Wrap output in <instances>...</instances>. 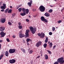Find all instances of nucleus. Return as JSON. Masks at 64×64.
<instances>
[{
	"mask_svg": "<svg viewBox=\"0 0 64 64\" xmlns=\"http://www.w3.org/2000/svg\"><path fill=\"white\" fill-rule=\"evenodd\" d=\"M30 29V31H31L32 33L33 34H35V33L36 32L37 29L36 28H34L32 26H30L29 27Z\"/></svg>",
	"mask_w": 64,
	"mask_h": 64,
	"instance_id": "obj_1",
	"label": "nucleus"
},
{
	"mask_svg": "<svg viewBox=\"0 0 64 64\" xmlns=\"http://www.w3.org/2000/svg\"><path fill=\"white\" fill-rule=\"evenodd\" d=\"M63 57H62L58 58L57 60L58 63H60V64H63L64 63V60Z\"/></svg>",
	"mask_w": 64,
	"mask_h": 64,
	"instance_id": "obj_2",
	"label": "nucleus"
},
{
	"mask_svg": "<svg viewBox=\"0 0 64 64\" xmlns=\"http://www.w3.org/2000/svg\"><path fill=\"white\" fill-rule=\"evenodd\" d=\"M39 9L41 12H44L45 10V8L43 6H41L39 8Z\"/></svg>",
	"mask_w": 64,
	"mask_h": 64,
	"instance_id": "obj_3",
	"label": "nucleus"
},
{
	"mask_svg": "<svg viewBox=\"0 0 64 64\" xmlns=\"http://www.w3.org/2000/svg\"><path fill=\"white\" fill-rule=\"evenodd\" d=\"M38 35L41 38H43L45 37V34L43 32H41L40 34L39 33Z\"/></svg>",
	"mask_w": 64,
	"mask_h": 64,
	"instance_id": "obj_4",
	"label": "nucleus"
},
{
	"mask_svg": "<svg viewBox=\"0 0 64 64\" xmlns=\"http://www.w3.org/2000/svg\"><path fill=\"white\" fill-rule=\"evenodd\" d=\"M29 32H30V30H26L25 33L26 35V36H25V38L29 37V34L28 33Z\"/></svg>",
	"mask_w": 64,
	"mask_h": 64,
	"instance_id": "obj_5",
	"label": "nucleus"
},
{
	"mask_svg": "<svg viewBox=\"0 0 64 64\" xmlns=\"http://www.w3.org/2000/svg\"><path fill=\"white\" fill-rule=\"evenodd\" d=\"M16 50L14 49H10L9 50V53H14L15 52Z\"/></svg>",
	"mask_w": 64,
	"mask_h": 64,
	"instance_id": "obj_6",
	"label": "nucleus"
},
{
	"mask_svg": "<svg viewBox=\"0 0 64 64\" xmlns=\"http://www.w3.org/2000/svg\"><path fill=\"white\" fill-rule=\"evenodd\" d=\"M0 22L2 23H4L6 22V18H1L0 20Z\"/></svg>",
	"mask_w": 64,
	"mask_h": 64,
	"instance_id": "obj_7",
	"label": "nucleus"
},
{
	"mask_svg": "<svg viewBox=\"0 0 64 64\" xmlns=\"http://www.w3.org/2000/svg\"><path fill=\"white\" fill-rule=\"evenodd\" d=\"M42 44V42L40 41H39L36 44V46L37 47H39Z\"/></svg>",
	"mask_w": 64,
	"mask_h": 64,
	"instance_id": "obj_8",
	"label": "nucleus"
},
{
	"mask_svg": "<svg viewBox=\"0 0 64 64\" xmlns=\"http://www.w3.org/2000/svg\"><path fill=\"white\" fill-rule=\"evenodd\" d=\"M16 60L14 59L10 60H9V62L11 64H13L14 63H15Z\"/></svg>",
	"mask_w": 64,
	"mask_h": 64,
	"instance_id": "obj_9",
	"label": "nucleus"
},
{
	"mask_svg": "<svg viewBox=\"0 0 64 64\" xmlns=\"http://www.w3.org/2000/svg\"><path fill=\"white\" fill-rule=\"evenodd\" d=\"M1 36V37H3L6 35V33L4 32H2L0 34Z\"/></svg>",
	"mask_w": 64,
	"mask_h": 64,
	"instance_id": "obj_10",
	"label": "nucleus"
},
{
	"mask_svg": "<svg viewBox=\"0 0 64 64\" xmlns=\"http://www.w3.org/2000/svg\"><path fill=\"white\" fill-rule=\"evenodd\" d=\"M2 54L0 56V60H1L2 59V57L4 56V54H5V52H2Z\"/></svg>",
	"mask_w": 64,
	"mask_h": 64,
	"instance_id": "obj_11",
	"label": "nucleus"
},
{
	"mask_svg": "<svg viewBox=\"0 0 64 64\" xmlns=\"http://www.w3.org/2000/svg\"><path fill=\"white\" fill-rule=\"evenodd\" d=\"M20 38H23L25 36V35L23 34H20L19 35Z\"/></svg>",
	"mask_w": 64,
	"mask_h": 64,
	"instance_id": "obj_12",
	"label": "nucleus"
},
{
	"mask_svg": "<svg viewBox=\"0 0 64 64\" xmlns=\"http://www.w3.org/2000/svg\"><path fill=\"white\" fill-rule=\"evenodd\" d=\"M30 2H28V4L29 6L30 7L31 6L32 4V0H30Z\"/></svg>",
	"mask_w": 64,
	"mask_h": 64,
	"instance_id": "obj_13",
	"label": "nucleus"
},
{
	"mask_svg": "<svg viewBox=\"0 0 64 64\" xmlns=\"http://www.w3.org/2000/svg\"><path fill=\"white\" fill-rule=\"evenodd\" d=\"M5 30V28L4 27H0V31H4Z\"/></svg>",
	"mask_w": 64,
	"mask_h": 64,
	"instance_id": "obj_14",
	"label": "nucleus"
},
{
	"mask_svg": "<svg viewBox=\"0 0 64 64\" xmlns=\"http://www.w3.org/2000/svg\"><path fill=\"white\" fill-rule=\"evenodd\" d=\"M44 15L46 17H49L50 16V14L47 12H46L44 14Z\"/></svg>",
	"mask_w": 64,
	"mask_h": 64,
	"instance_id": "obj_15",
	"label": "nucleus"
},
{
	"mask_svg": "<svg viewBox=\"0 0 64 64\" xmlns=\"http://www.w3.org/2000/svg\"><path fill=\"white\" fill-rule=\"evenodd\" d=\"M44 58L46 60H47L48 59V56L47 54L45 55L44 56Z\"/></svg>",
	"mask_w": 64,
	"mask_h": 64,
	"instance_id": "obj_16",
	"label": "nucleus"
},
{
	"mask_svg": "<svg viewBox=\"0 0 64 64\" xmlns=\"http://www.w3.org/2000/svg\"><path fill=\"white\" fill-rule=\"evenodd\" d=\"M20 49L21 50H22V51L24 53H26V51L25 50V49L22 48H21Z\"/></svg>",
	"mask_w": 64,
	"mask_h": 64,
	"instance_id": "obj_17",
	"label": "nucleus"
},
{
	"mask_svg": "<svg viewBox=\"0 0 64 64\" xmlns=\"http://www.w3.org/2000/svg\"><path fill=\"white\" fill-rule=\"evenodd\" d=\"M20 15L21 16H25V15H26V13L25 12H24L23 13H21L20 14Z\"/></svg>",
	"mask_w": 64,
	"mask_h": 64,
	"instance_id": "obj_18",
	"label": "nucleus"
},
{
	"mask_svg": "<svg viewBox=\"0 0 64 64\" xmlns=\"http://www.w3.org/2000/svg\"><path fill=\"white\" fill-rule=\"evenodd\" d=\"M9 54V52H8L6 51V52L5 55L6 56H7V57H8Z\"/></svg>",
	"mask_w": 64,
	"mask_h": 64,
	"instance_id": "obj_19",
	"label": "nucleus"
},
{
	"mask_svg": "<svg viewBox=\"0 0 64 64\" xmlns=\"http://www.w3.org/2000/svg\"><path fill=\"white\" fill-rule=\"evenodd\" d=\"M0 8H1V9H5L6 8V6H2L0 7Z\"/></svg>",
	"mask_w": 64,
	"mask_h": 64,
	"instance_id": "obj_20",
	"label": "nucleus"
},
{
	"mask_svg": "<svg viewBox=\"0 0 64 64\" xmlns=\"http://www.w3.org/2000/svg\"><path fill=\"white\" fill-rule=\"evenodd\" d=\"M48 37H46V40L45 41V43H47V42H48Z\"/></svg>",
	"mask_w": 64,
	"mask_h": 64,
	"instance_id": "obj_21",
	"label": "nucleus"
},
{
	"mask_svg": "<svg viewBox=\"0 0 64 64\" xmlns=\"http://www.w3.org/2000/svg\"><path fill=\"white\" fill-rule=\"evenodd\" d=\"M45 20V18L44 17L42 16L41 17V20L42 21H44V20Z\"/></svg>",
	"mask_w": 64,
	"mask_h": 64,
	"instance_id": "obj_22",
	"label": "nucleus"
},
{
	"mask_svg": "<svg viewBox=\"0 0 64 64\" xmlns=\"http://www.w3.org/2000/svg\"><path fill=\"white\" fill-rule=\"evenodd\" d=\"M26 14H28L29 13V10L26 9Z\"/></svg>",
	"mask_w": 64,
	"mask_h": 64,
	"instance_id": "obj_23",
	"label": "nucleus"
},
{
	"mask_svg": "<svg viewBox=\"0 0 64 64\" xmlns=\"http://www.w3.org/2000/svg\"><path fill=\"white\" fill-rule=\"evenodd\" d=\"M52 42H50V46H49V47H50V48H51L52 47Z\"/></svg>",
	"mask_w": 64,
	"mask_h": 64,
	"instance_id": "obj_24",
	"label": "nucleus"
},
{
	"mask_svg": "<svg viewBox=\"0 0 64 64\" xmlns=\"http://www.w3.org/2000/svg\"><path fill=\"white\" fill-rule=\"evenodd\" d=\"M12 10L10 9L9 10H8V13H10L12 12Z\"/></svg>",
	"mask_w": 64,
	"mask_h": 64,
	"instance_id": "obj_25",
	"label": "nucleus"
},
{
	"mask_svg": "<svg viewBox=\"0 0 64 64\" xmlns=\"http://www.w3.org/2000/svg\"><path fill=\"white\" fill-rule=\"evenodd\" d=\"M26 41L27 42H29V41L30 40V39L29 38H27L26 40Z\"/></svg>",
	"mask_w": 64,
	"mask_h": 64,
	"instance_id": "obj_26",
	"label": "nucleus"
},
{
	"mask_svg": "<svg viewBox=\"0 0 64 64\" xmlns=\"http://www.w3.org/2000/svg\"><path fill=\"white\" fill-rule=\"evenodd\" d=\"M47 44H44V48H46V47H47Z\"/></svg>",
	"mask_w": 64,
	"mask_h": 64,
	"instance_id": "obj_27",
	"label": "nucleus"
},
{
	"mask_svg": "<svg viewBox=\"0 0 64 64\" xmlns=\"http://www.w3.org/2000/svg\"><path fill=\"white\" fill-rule=\"evenodd\" d=\"M44 22H46V23H47V22H48V20L45 19H44Z\"/></svg>",
	"mask_w": 64,
	"mask_h": 64,
	"instance_id": "obj_28",
	"label": "nucleus"
},
{
	"mask_svg": "<svg viewBox=\"0 0 64 64\" xmlns=\"http://www.w3.org/2000/svg\"><path fill=\"white\" fill-rule=\"evenodd\" d=\"M18 28L19 29H21L22 28V26H18Z\"/></svg>",
	"mask_w": 64,
	"mask_h": 64,
	"instance_id": "obj_29",
	"label": "nucleus"
},
{
	"mask_svg": "<svg viewBox=\"0 0 64 64\" xmlns=\"http://www.w3.org/2000/svg\"><path fill=\"white\" fill-rule=\"evenodd\" d=\"M33 51L32 50H30V52H29L30 54H32V53H33Z\"/></svg>",
	"mask_w": 64,
	"mask_h": 64,
	"instance_id": "obj_30",
	"label": "nucleus"
},
{
	"mask_svg": "<svg viewBox=\"0 0 64 64\" xmlns=\"http://www.w3.org/2000/svg\"><path fill=\"white\" fill-rule=\"evenodd\" d=\"M52 11H53V10L52 9H50L49 10L48 12L49 13H51L52 12Z\"/></svg>",
	"mask_w": 64,
	"mask_h": 64,
	"instance_id": "obj_31",
	"label": "nucleus"
},
{
	"mask_svg": "<svg viewBox=\"0 0 64 64\" xmlns=\"http://www.w3.org/2000/svg\"><path fill=\"white\" fill-rule=\"evenodd\" d=\"M12 17H14L16 16V14L15 13L13 14H12Z\"/></svg>",
	"mask_w": 64,
	"mask_h": 64,
	"instance_id": "obj_32",
	"label": "nucleus"
},
{
	"mask_svg": "<svg viewBox=\"0 0 64 64\" xmlns=\"http://www.w3.org/2000/svg\"><path fill=\"white\" fill-rule=\"evenodd\" d=\"M52 30L53 31H54L55 30V28L54 27H52Z\"/></svg>",
	"mask_w": 64,
	"mask_h": 64,
	"instance_id": "obj_33",
	"label": "nucleus"
},
{
	"mask_svg": "<svg viewBox=\"0 0 64 64\" xmlns=\"http://www.w3.org/2000/svg\"><path fill=\"white\" fill-rule=\"evenodd\" d=\"M21 6H22V5H20L18 6H17L16 9H18V8H19V7H21Z\"/></svg>",
	"mask_w": 64,
	"mask_h": 64,
	"instance_id": "obj_34",
	"label": "nucleus"
},
{
	"mask_svg": "<svg viewBox=\"0 0 64 64\" xmlns=\"http://www.w3.org/2000/svg\"><path fill=\"white\" fill-rule=\"evenodd\" d=\"M59 64V62L58 61L55 62L54 64Z\"/></svg>",
	"mask_w": 64,
	"mask_h": 64,
	"instance_id": "obj_35",
	"label": "nucleus"
},
{
	"mask_svg": "<svg viewBox=\"0 0 64 64\" xmlns=\"http://www.w3.org/2000/svg\"><path fill=\"white\" fill-rule=\"evenodd\" d=\"M47 51H48V53H49V54H51V52L50 51V50H47Z\"/></svg>",
	"mask_w": 64,
	"mask_h": 64,
	"instance_id": "obj_36",
	"label": "nucleus"
},
{
	"mask_svg": "<svg viewBox=\"0 0 64 64\" xmlns=\"http://www.w3.org/2000/svg\"><path fill=\"white\" fill-rule=\"evenodd\" d=\"M26 10H25V9L24 8H22V11L23 12H24V11Z\"/></svg>",
	"mask_w": 64,
	"mask_h": 64,
	"instance_id": "obj_37",
	"label": "nucleus"
},
{
	"mask_svg": "<svg viewBox=\"0 0 64 64\" xmlns=\"http://www.w3.org/2000/svg\"><path fill=\"white\" fill-rule=\"evenodd\" d=\"M62 22V20H59L58 21V23H61Z\"/></svg>",
	"mask_w": 64,
	"mask_h": 64,
	"instance_id": "obj_38",
	"label": "nucleus"
},
{
	"mask_svg": "<svg viewBox=\"0 0 64 64\" xmlns=\"http://www.w3.org/2000/svg\"><path fill=\"white\" fill-rule=\"evenodd\" d=\"M8 24L10 25H12V23H11L10 22H8Z\"/></svg>",
	"mask_w": 64,
	"mask_h": 64,
	"instance_id": "obj_39",
	"label": "nucleus"
},
{
	"mask_svg": "<svg viewBox=\"0 0 64 64\" xmlns=\"http://www.w3.org/2000/svg\"><path fill=\"white\" fill-rule=\"evenodd\" d=\"M22 9V8H20L18 9V11H19V12H20V11H21V10H22V9Z\"/></svg>",
	"mask_w": 64,
	"mask_h": 64,
	"instance_id": "obj_40",
	"label": "nucleus"
},
{
	"mask_svg": "<svg viewBox=\"0 0 64 64\" xmlns=\"http://www.w3.org/2000/svg\"><path fill=\"white\" fill-rule=\"evenodd\" d=\"M49 34L50 35H52V32H49Z\"/></svg>",
	"mask_w": 64,
	"mask_h": 64,
	"instance_id": "obj_41",
	"label": "nucleus"
},
{
	"mask_svg": "<svg viewBox=\"0 0 64 64\" xmlns=\"http://www.w3.org/2000/svg\"><path fill=\"white\" fill-rule=\"evenodd\" d=\"M12 37L13 38H15L16 37V36H15V35H13L12 36Z\"/></svg>",
	"mask_w": 64,
	"mask_h": 64,
	"instance_id": "obj_42",
	"label": "nucleus"
},
{
	"mask_svg": "<svg viewBox=\"0 0 64 64\" xmlns=\"http://www.w3.org/2000/svg\"><path fill=\"white\" fill-rule=\"evenodd\" d=\"M6 39L7 42H10V40H9V39L7 38Z\"/></svg>",
	"mask_w": 64,
	"mask_h": 64,
	"instance_id": "obj_43",
	"label": "nucleus"
},
{
	"mask_svg": "<svg viewBox=\"0 0 64 64\" xmlns=\"http://www.w3.org/2000/svg\"><path fill=\"white\" fill-rule=\"evenodd\" d=\"M40 57V56H38L36 58V59H37V58H39Z\"/></svg>",
	"mask_w": 64,
	"mask_h": 64,
	"instance_id": "obj_44",
	"label": "nucleus"
},
{
	"mask_svg": "<svg viewBox=\"0 0 64 64\" xmlns=\"http://www.w3.org/2000/svg\"><path fill=\"white\" fill-rule=\"evenodd\" d=\"M18 24L19 25H21V22H19L18 23Z\"/></svg>",
	"mask_w": 64,
	"mask_h": 64,
	"instance_id": "obj_45",
	"label": "nucleus"
},
{
	"mask_svg": "<svg viewBox=\"0 0 64 64\" xmlns=\"http://www.w3.org/2000/svg\"><path fill=\"white\" fill-rule=\"evenodd\" d=\"M26 21H27V22H29V20L28 19H26Z\"/></svg>",
	"mask_w": 64,
	"mask_h": 64,
	"instance_id": "obj_46",
	"label": "nucleus"
},
{
	"mask_svg": "<svg viewBox=\"0 0 64 64\" xmlns=\"http://www.w3.org/2000/svg\"><path fill=\"white\" fill-rule=\"evenodd\" d=\"M55 47H56V46H54L53 47V49H54L55 48Z\"/></svg>",
	"mask_w": 64,
	"mask_h": 64,
	"instance_id": "obj_47",
	"label": "nucleus"
},
{
	"mask_svg": "<svg viewBox=\"0 0 64 64\" xmlns=\"http://www.w3.org/2000/svg\"><path fill=\"white\" fill-rule=\"evenodd\" d=\"M3 5L4 6V7H6V4H3Z\"/></svg>",
	"mask_w": 64,
	"mask_h": 64,
	"instance_id": "obj_48",
	"label": "nucleus"
},
{
	"mask_svg": "<svg viewBox=\"0 0 64 64\" xmlns=\"http://www.w3.org/2000/svg\"><path fill=\"white\" fill-rule=\"evenodd\" d=\"M8 10H9V9L8 8L7 9H6V11L7 12H8Z\"/></svg>",
	"mask_w": 64,
	"mask_h": 64,
	"instance_id": "obj_49",
	"label": "nucleus"
},
{
	"mask_svg": "<svg viewBox=\"0 0 64 64\" xmlns=\"http://www.w3.org/2000/svg\"><path fill=\"white\" fill-rule=\"evenodd\" d=\"M27 44L28 46L29 45V44L28 42L27 43Z\"/></svg>",
	"mask_w": 64,
	"mask_h": 64,
	"instance_id": "obj_50",
	"label": "nucleus"
},
{
	"mask_svg": "<svg viewBox=\"0 0 64 64\" xmlns=\"http://www.w3.org/2000/svg\"><path fill=\"white\" fill-rule=\"evenodd\" d=\"M1 44H0V50L1 49Z\"/></svg>",
	"mask_w": 64,
	"mask_h": 64,
	"instance_id": "obj_51",
	"label": "nucleus"
},
{
	"mask_svg": "<svg viewBox=\"0 0 64 64\" xmlns=\"http://www.w3.org/2000/svg\"><path fill=\"white\" fill-rule=\"evenodd\" d=\"M4 11V10H1V11L2 12H3V11Z\"/></svg>",
	"mask_w": 64,
	"mask_h": 64,
	"instance_id": "obj_52",
	"label": "nucleus"
},
{
	"mask_svg": "<svg viewBox=\"0 0 64 64\" xmlns=\"http://www.w3.org/2000/svg\"><path fill=\"white\" fill-rule=\"evenodd\" d=\"M23 42L24 43H25V41L24 40H23Z\"/></svg>",
	"mask_w": 64,
	"mask_h": 64,
	"instance_id": "obj_53",
	"label": "nucleus"
},
{
	"mask_svg": "<svg viewBox=\"0 0 64 64\" xmlns=\"http://www.w3.org/2000/svg\"><path fill=\"white\" fill-rule=\"evenodd\" d=\"M36 10L35 9H33V11H35Z\"/></svg>",
	"mask_w": 64,
	"mask_h": 64,
	"instance_id": "obj_54",
	"label": "nucleus"
},
{
	"mask_svg": "<svg viewBox=\"0 0 64 64\" xmlns=\"http://www.w3.org/2000/svg\"><path fill=\"white\" fill-rule=\"evenodd\" d=\"M2 40H0V42H2Z\"/></svg>",
	"mask_w": 64,
	"mask_h": 64,
	"instance_id": "obj_55",
	"label": "nucleus"
},
{
	"mask_svg": "<svg viewBox=\"0 0 64 64\" xmlns=\"http://www.w3.org/2000/svg\"><path fill=\"white\" fill-rule=\"evenodd\" d=\"M10 8H12V6H10Z\"/></svg>",
	"mask_w": 64,
	"mask_h": 64,
	"instance_id": "obj_56",
	"label": "nucleus"
},
{
	"mask_svg": "<svg viewBox=\"0 0 64 64\" xmlns=\"http://www.w3.org/2000/svg\"><path fill=\"white\" fill-rule=\"evenodd\" d=\"M11 22H12V23H13V21H12V20H11Z\"/></svg>",
	"mask_w": 64,
	"mask_h": 64,
	"instance_id": "obj_57",
	"label": "nucleus"
},
{
	"mask_svg": "<svg viewBox=\"0 0 64 64\" xmlns=\"http://www.w3.org/2000/svg\"><path fill=\"white\" fill-rule=\"evenodd\" d=\"M7 11H6V10L5 11V13H7Z\"/></svg>",
	"mask_w": 64,
	"mask_h": 64,
	"instance_id": "obj_58",
	"label": "nucleus"
},
{
	"mask_svg": "<svg viewBox=\"0 0 64 64\" xmlns=\"http://www.w3.org/2000/svg\"><path fill=\"white\" fill-rule=\"evenodd\" d=\"M50 42H48V44H49V43H50Z\"/></svg>",
	"mask_w": 64,
	"mask_h": 64,
	"instance_id": "obj_59",
	"label": "nucleus"
},
{
	"mask_svg": "<svg viewBox=\"0 0 64 64\" xmlns=\"http://www.w3.org/2000/svg\"><path fill=\"white\" fill-rule=\"evenodd\" d=\"M50 6V7H53V6Z\"/></svg>",
	"mask_w": 64,
	"mask_h": 64,
	"instance_id": "obj_60",
	"label": "nucleus"
},
{
	"mask_svg": "<svg viewBox=\"0 0 64 64\" xmlns=\"http://www.w3.org/2000/svg\"><path fill=\"white\" fill-rule=\"evenodd\" d=\"M0 5H1V4L0 3Z\"/></svg>",
	"mask_w": 64,
	"mask_h": 64,
	"instance_id": "obj_61",
	"label": "nucleus"
},
{
	"mask_svg": "<svg viewBox=\"0 0 64 64\" xmlns=\"http://www.w3.org/2000/svg\"><path fill=\"white\" fill-rule=\"evenodd\" d=\"M8 36H9V37H10V35H8Z\"/></svg>",
	"mask_w": 64,
	"mask_h": 64,
	"instance_id": "obj_62",
	"label": "nucleus"
},
{
	"mask_svg": "<svg viewBox=\"0 0 64 64\" xmlns=\"http://www.w3.org/2000/svg\"><path fill=\"white\" fill-rule=\"evenodd\" d=\"M57 0H54L55 1H57Z\"/></svg>",
	"mask_w": 64,
	"mask_h": 64,
	"instance_id": "obj_63",
	"label": "nucleus"
},
{
	"mask_svg": "<svg viewBox=\"0 0 64 64\" xmlns=\"http://www.w3.org/2000/svg\"><path fill=\"white\" fill-rule=\"evenodd\" d=\"M29 16L30 18V16Z\"/></svg>",
	"mask_w": 64,
	"mask_h": 64,
	"instance_id": "obj_64",
	"label": "nucleus"
}]
</instances>
